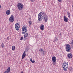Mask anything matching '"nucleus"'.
<instances>
[{
    "label": "nucleus",
    "instance_id": "obj_1",
    "mask_svg": "<svg viewBox=\"0 0 73 73\" xmlns=\"http://www.w3.org/2000/svg\"><path fill=\"white\" fill-rule=\"evenodd\" d=\"M38 21H42V19H44V21L45 23L48 21V17L47 15L44 13H42V12L40 13L38 16Z\"/></svg>",
    "mask_w": 73,
    "mask_h": 73
},
{
    "label": "nucleus",
    "instance_id": "obj_2",
    "mask_svg": "<svg viewBox=\"0 0 73 73\" xmlns=\"http://www.w3.org/2000/svg\"><path fill=\"white\" fill-rule=\"evenodd\" d=\"M68 63L65 62L63 63L62 65V68L65 72H66L68 70Z\"/></svg>",
    "mask_w": 73,
    "mask_h": 73
},
{
    "label": "nucleus",
    "instance_id": "obj_3",
    "mask_svg": "<svg viewBox=\"0 0 73 73\" xmlns=\"http://www.w3.org/2000/svg\"><path fill=\"white\" fill-rule=\"evenodd\" d=\"M27 32V27L26 26H23L22 29V33L23 34H25Z\"/></svg>",
    "mask_w": 73,
    "mask_h": 73
},
{
    "label": "nucleus",
    "instance_id": "obj_4",
    "mask_svg": "<svg viewBox=\"0 0 73 73\" xmlns=\"http://www.w3.org/2000/svg\"><path fill=\"white\" fill-rule=\"evenodd\" d=\"M17 7L18 8V9L21 11L23 9L24 7V5H23V4L21 3H18L17 5Z\"/></svg>",
    "mask_w": 73,
    "mask_h": 73
},
{
    "label": "nucleus",
    "instance_id": "obj_5",
    "mask_svg": "<svg viewBox=\"0 0 73 73\" xmlns=\"http://www.w3.org/2000/svg\"><path fill=\"white\" fill-rule=\"evenodd\" d=\"M66 52H70L71 50V47H70V45L69 44H67L66 46Z\"/></svg>",
    "mask_w": 73,
    "mask_h": 73
},
{
    "label": "nucleus",
    "instance_id": "obj_6",
    "mask_svg": "<svg viewBox=\"0 0 73 73\" xmlns=\"http://www.w3.org/2000/svg\"><path fill=\"white\" fill-rule=\"evenodd\" d=\"M15 27L17 31H19L20 29V25L18 23H17L15 25Z\"/></svg>",
    "mask_w": 73,
    "mask_h": 73
},
{
    "label": "nucleus",
    "instance_id": "obj_7",
    "mask_svg": "<svg viewBox=\"0 0 73 73\" xmlns=\"http://www.w3.org/2000/svg\"><path fill=\"white\" fill-rule=\"evenodd\" d=\"M10 23H13L14 21V17L13 15H11L9 19Z\"/></svg>",
    "mask_w": 73,
    "mask_h": 73
},
{
    "label": "nucleus",
    "instance_id": "obj_8",
    "mask_svg": "<svg viewBox=\"0 0 73 73\" xmlns=\"http://www.w3.org/2000/svg\"><path fill=\"white\" fill-rule=\"evenodd\" d=\"M39 51L40 52V53H41L42 54L44 55V49L42 48H40L39 49Z\"/></svg>",
    "mask_w": 73,
    "mask_h": 73
},
{
    "label": "nucleus",
    "instance_id": "obj_9",
    "mask_svg": "<svg viewBox=\"0 0 73 73\" xmlns=\"http://www.w3.org/2000/svg\"><path fill=\"white\" fill-rule=\"evenodd\" d=\"M11 72V67H9L6 71H5L4 73H8Z\"/></svg>",
    "mask_w": 73,
    "mask_h": 73
},
{
    "label": "nucleus",
    "instance_id": "obj_10",
    "mask_svg": "<svg viewBox=\"0 0 73 73\" xmlns=\"http://www.w3.org/2000/svg\"><path fill=\"white\" fill-rule=\"evenodd\" d=\"M25 51L23 54L22 57V60H23L24 58V57L25 56H26V54H25Z\"/></svg>",
    "mask_w": 73,
    "mask_h": 73
},
{
    "label": "nucleus",
    "instance_id": "obj_11",
    "mask_svg": "<svg viewBox=\"0 0 73 73\" xmlns=\"http://www.w3.org/2000/svg\"><path fill=\"white\" fill-rule=\"evenodd\" d=\"M52 60L53 62L56 61V58L55 56H53L52 58Z\"/></svg>",
    "mask_w": 73,
    "mask_h": 73
},
{
    "label": "nucleus",
    "instance_id": "obj_12",
    "mask_svg": "<svg viewBox=\"0 0 73 73\" xmlns=\"http://www.w3.org/2000/svg\"><path fill=\"white\" fill-rule=\"evenodd\" d=\"M64 21L65 22H68V18H67L66 16H64Z\"/></svg>",
    "mask_w": 73,
    "mask_h": 73
},
{
    "label": "nucleus",
    "instance_id": "obj_13",
    "mask_svg": "<svg viewBox=\"0 0 73 73\" xmlns=\"http://www.w3.org/2000/svg\"><path fill=\"white\" fill-rule=\"evenodd\" d=\"M67 56L68 58H72L73 57L72 54L70 53V54H68V55H67Z\"/></svg>",
    "mask_w": 73,
    "mask_h": 73
},
{
    "label": "nucleus",
    "instance_id": "obj_14",
    "mask_svg": "<svg viewBox=\"0 0 73 73\" xmlns=\"http://www.w3.org/2000/svg\"><path fill=\"white\" fill-rule=\"evenodd\" d=\"M40 29L42 31H44V25H42L40 27Z\"/></svg>",
    "mask_w": 73,
    "mask_h": 73
},
{
    "label": "nucleus",
    "instance_id": "obj_15",
    "mask_svg": "<svg viewBox=\"0 0 73 73\" xmlns=\"http://www.w3.org/2000/svg\"><path fill=\"white\" fill-rule=\"evenodd\" d=\"M11 11H10V10H8L6 11V14L7 15H9Z\"/></svg>",
    "mask_w": 73,
    "mask_h": 73
},
{
    "label": "nucleus",
    "instance_id": "obj_16",
    "mask_svg": "<svg viewBox=\"0 0 73 73\" xmlns=\"http://www.w3.org/2000/svg\"><path fill=\"white\" fill-rule=\"evenodd\" d=\"M68 15V17H70V13L69 12H67Z\"/></svg>",
    "mask_w": 73,
    "mask_h": 73
},
{
    "label": "nucleus",
    "instance_id": "obj_17",
    "mask_svg": "<svg viewBox=\"0 0 73 73\" xmlns=\"http://www.w3.org/2000/svg\"><path fill=\"white\" fill-rule=\"evenodd\" d=\"M1 47L2 48H4L5 46H4V44L3 43H2L1 44Z\"/></svg>",
    "mask_w": 73,
    "mask_h": 73
},
{
    "label": "nucleus",
    "instance_id": "obj_18",
    "mask_svg": "<svg viewBox=\"0 0 73 73\" xmlns=\"http://www.w3.org/2000/svg\"><path fill=\"white\" fill-rule=\"evenodd\" d=\"M15 49V46H12V50H14Z\"/></svg>",
    "mask_w": 73,
    "mask_h": 73
},
{
    "label": "nucleus",
    "instance_id": "obj_19",
    "mask_svg": "<svg viewBox=\"0 0 73 73\" xmlns=\"http://www.w3.org/2000/svg\"><path fill=\"white\" fill-rule=\"evenodd\" d=\"M29 24L30 26H31L32 25V21H30L29 22Z\"/></svg>",
    "mask_w": 73,
    "mask_h": 73
},
{
    "label": "nucleus",
    "instance_id": "obj_20",
    "mask_svg": "<svg viewBox=\"0 0 73 73\" xmlns=\"http://www.w3.org/2000/svg\"><path fill=\"white\" fill-rule=\"evenodd\" d=\"M28 33H27L25 34L24 37H27V36H28Z\"/></svg>",
    "mask_w": 73,
    "mask_h": 73
},
{
    "label": "nucleus",
    "instance_id": "obj_21",
    "mask_svg": "<svg viewBox=\"0 0 73 73\" xmlns=\"http://www.w3.org/2000/svg\"><path fill=\"white\" fill-rule=\"evenodd\" d=\"M58 41V39L57 38H55L54 40V42H55V41Z\"/></svg>",
    "mask_w": 73,
    "mask_h": 73
},
{
    "label": "nucleus",
    "instance_id": "obj_22",
    "mask_svg": "<svg viewBox=\"0 0 73 73\" xmlns=\"http://www.w3.org/2000/svg\"><path fill=\"white\" fill-rule=\"evenodd\" d=\"M27 37H25V36H24V38H23L24 41H25V40H27Z\"/></svg>",
    "mask_w": 73,
    "mask_h": 73
},
{
    "label": "nucleus",
    "instance_id": "obj_23",
    "mask_svg": "<svg viewBox=\"0 0 73 73\" xmlns=\"http://www.w3.org/2000/svg\"><path fill=\"white\" fill-rule=\"evenodd\" d=\"M52 64L53 65H56V62H53L52 63Z\"/></svg>",
    "mask_w": 73,
    "mask_h": 73
},
{
    "label": "nucleus",
    "instance_id": "obj_24",
    "mask_svg": "<svg viewBox=\"0 0 73 73\" xmlns=\"http://www.w3.org/2000/svg\"><path fill=\"white\" fill-rule=\"evenodd\" d=\"M71 46L73 45V40H72V41L71 42Z\"/></svg>",
    "mask_w": 73,
    "mask_h": 73
},
{
    "label": "nucleus",
    "instance_id": "obj_25",
    "mask_svg": "<svg viewBox=\"0 0 73 73\" xmlns=\"http://www.w3.org/2000/svg\"><path fill=\"white\" fill-rule=\"evenodd\" d=\"M35 0H31V2H33V3L35 1Z\"/></svg>",
    "mask_w": 73,
    "mask_h": 73
},
{
    "label": "nucleus",
    "instance_id": "obj_26",
    "mask_svg": "<svg viewBox=\"0 0 73 73\" xmlns=\"http://www.w3.org/2000/svg\"><path fill=\"white\" fill-rule=\"evenodd\" d=\"M31 62L33 63H35V61L34 60H33Z\"/></svg>",
    "mask_w": 73,
    "mask_h": 73
},
{
    "label": "nucleus",
    "instance_id": "obj_27",
    "mask_svg": "<svg viewBox=\"0 0 73 73\" xmlns=\"http://www.w3.org/2000/svg\"><path fill=\"white\" fill-rule=\"evenodd\" d=\"M23 39V37H22L21 39H20V40H22Z\"/></svg>",
    "mask_w": 73,
    "mask_h": 73
},
{
    "label": "nucleus",
    "instance_id": "obj_28",
    "mask_svg": "<svg viewBox=\"0 0 73 73\" xmlns=\"http://www.w3.org/2000/svg\"><path fill=\"white\" fill-rule=\"evenodd\" d=\"M59 2H60V3L61 2V0H57Z\"/></svg>",
    "mask_w": 73,
    "mask_h": 73
},
{
    "label": "nucleus",
    "instance_id": "obj_29",
    "mask_svg": "<svg viewBox=\"0 0 73 73\" xmlns=\"http://www.w3.org/2000/svg\"><path fill=\"white\" fill-rule=\"evenodd\" d=\"M30 61L31 62H32V58H31L30 59Z\"/></svg>",
    "mask_w": 73,
    "mask_h": 73
},
{
    "label": "nucleus",
    "instance_id": "obj_30",
    "mask_svg": "<svg viewBox=\"0 0 73 73\" xmlns=\"http://www.w3.org/2000/svg\"><path fill=\"white\" fill-rule=\"evenodd\" d=\"M72 46V48L73 49V45L71 46Z\"/></svg>",
    "mask_w": 73,
    "mask_h": 73
},
{
    "label": "nucleus",
    "instance_id": "obj_31",
    "mask_svg": "<svg viewBox=\"0 0 73 73\" xmlns=\"http://www.w3.org/2000/svg\"><path fill=\"white\" fill-rule=\"evenodd\" d=\"M72 8H73V4H72Z\"/></svg>",
    "mask_w": 73,
    "mask_h": 73
},
{
    "label": "nucleus",
    "instance_id": "obj_32",
    "mask_svg": "<svg viewBox=\"0 0 73 73\" xmlns=\"http://www.w3.org/2000/svg\"><path fill=\"white\" fill-rule=\"evenodd\" d=\"M21 73H23V71L21 72Z\"/></svg>",
    "mask_w": 73,
    "mask_h": 73
},
{
    "label": "nucleus",
    "instance_id": "obj_33",
    "mask_svg": "<svg viewBox=\"0 0 73 73\" xmlns=\"http://www.w3.org/2000/svg\"><path fill=\"white\" fill-rule=\"evenodd\" d=\"M8 37H7V39H8Z\"/></svg>",
    "mask_w": 73,
    "mask_h": 73
}]
</instances>
